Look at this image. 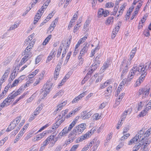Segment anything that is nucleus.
<instances>
[{
  "mask_svg": "<svg viewBox=\"0 0 151 151\" xmlns=\"http://www.w3.org/2000/svg\"><path fill=\"white\" fill-rule=\"evenodd\" d=\"M148 63H145L144 65H140L138 66H137V72H139L141 76L137 80L135 86H139L143 82L147 74V70L148 69Z\"/></svg>",
  "mask_w": 151,
  "mask_h": 151,
  "instance_id": "obj_1",
  "label": "nucleus"
},
{
  "mask_svg": "<svg viewBox=\"0 0 151 151\" xmlns=\"http://www.w3.org/2000/svg\"><path fill=\"white\" fill-rule=\"evenodd\" d=\"M52 85V84L49 82L46 83L44 85L42 89V93H42V95H43L42 99H43L47 96V94L49 93Z\"/></svg>",
  "mask_w": 151,
  "mask_h": 151,
  "instance_id": "obj_2",
  "label": "nucleus"
},
{
  "mask_svg": "<svg viewBox=\"0 0 151 151\" xmlns=\"http://www.w3.org/2000/svg\"><path fill=\"white\" fill-rule=\"evenodd\" d=\"M46 9V7H45L43 5V6L41 7L40 9L38 10L34 18V24H35L37 23L42 16V14L44 12V10H45Z\"/></svg>",
  "mask_w": 151,
  "mask_h": 151,
  "instance_id": "obj_3",
  "label": "nucleus"
},
{
  "mask_svg": "<svg viewBox=\"0 0 151 151\" xmlns=\"http://www.w3.org/2000/svg\"><path fill=\"white\" fill-rule=\"evenodd\" d=\"M86 124H81L75 127L73 129V132H76L78 135L81 133L86 128Z\"/></svg>",
  "mask_w": 151,
  "mask_h": 151,
  "instance_id": "obj_4",
  "label": "nucleus"
},
{
  "mask_svg": "<svg viewBox=\"0 0 151 151\" xmlns=\"http://www.w3.org/2000/svg\"><path fill=\"white\" fill-rule=\"evenodd\" d=\"M124 60L122 62L121 64L120 65V71L123 70L121 76H122L125 75L128 71V68L127 65L126 64L124 63Z\"/></svg>",
  "mask_w": 151,
  "mask_h": 151,
  "instance_id": "obj_5",
  "label": "nucleus"
},
{
  "mask_svg": "<svg viewBox=\"0 0 151 151\" xmlns=\"http://www.w3.org/2000/svg\"><path fill=\"white\" fill-rule=\"evenodd\" d=\"M78 135L76 132H73V130L68 135V137L69 138L65 141V143L67 145L72 142L73 140L76 138V135Z\"/></svg>",
  "mask_w": 151,
  "mask_h": 151,
  "instance_id": "obj_6",
  "label": "nucleus"
},
{
  "mask_svg": "<svg viewBox=\"0 0 151 151\" xmlns=\"http://www.w3.org/2000/svg\"><path fill=\"white\" fill-rule=\"evenodd\" d=\"M142 142H143L142 146L144 145L143 150L142 151H148V147H147V145L150 144L151 140L149 139H145L143 138L141 139L140 140Z\"/></svg>",
  "mask_w": 151,
  "mask_h": 151,
  "instance_id": "obj_7",
  "label": "nucleus"
},
{
  "mask_svg": "<svg viewBox=\"0 0 151 151\" xmlns=\"http://www.w3.org/2000/svg\"><path fill=\"white\" fill-rule=\"evenodd\" d=\"M109 12L107 10H104L103 9H99L98 12V16L99 17H101L103 15L104 17H106L109 14Z\"/></svg>",
  "mask_w": 151,
  "mask_h": 151,
  "instance_id": "obj_8",
  "label": "nucleus"
},
{
  "mask_svg": "<svg viewBox=\"0 0 151 151\" xmlns=\"http://www.w3.org/2000/svg\"><path fill=\"white\" fill-rule=\"evenodd\" d=\"M137 66H135V65L134 66V67L131 70L130 72H129V74L128 75V78L129 81H131V80L133 78L134 76L137 72Z\"/></svg>",
  "mask_w": 151,
  "mask_h": 151,
  "instance_id": "obj_9",
  "label": "nucleus"
},
{
  "mask_svg": "<svg viewBox=\"0 0 151 151\" xmlns=\"http://www.w3.org/2000/svg\"><path fill=\"white\" fill-rule=\"evenodd\" d=\"M31 49L28 48H26L23 53V55H25L24 57L25 58H26L27 59H29L32 56V53L31 52Z\"/></svg>",
  "mask_w": 151,
  "mask_h": 151,
  "instance_id": "obj_10",
  "label": "nucleus"
},
{
  "mask_svg": "<svg viewBox=\"0 0 151 151\" xmlns=\"http://www.w3.org/2000/svg\"><path fill=\"white\" fill-rule=\"evenodd\" d=\"M58 137H55L54 135H51L50 136L48 137L45 140L49 142H50L52 144H55V142L57 141Z\"/></svg>",
  "mask_w": 151,
  "mask_h": 151,
  "instance_id": "obj_11",
  "label": "nucleus"
},
{
  "mask_svg": "<svg viewBox=\"0 0 151 151\" xmlns=\"http://www.w3.org/2000/svg\"><path fill=\"white\" fill-rule=\"evenodd\" d=\"M9 96L8 95L7 98L3 102L0 104L1 106L4 107L5 106H8L10 104V102L12 101V99L10 98H9Z\"/></svg>",
  "mask_w": 151,
  "mask_h": 151,
  "instance_id": "obj_12",
  "label": "nucleus"
},
{
  "mask_svg": "<svg viewBox=\"0 0 151 151\" xmlns=\"http://www.w3.org/2000/svg\"><path fill=\"white\" fill-rule=\"evenodd\" d=\"M69 132L67 129V128L65 127L62 131L59 134L58 136V138H60L62 136H65Z\"/></svg>",
  "mask_w": 151,
  "mask_h": 151,
  "instance_id": "obj_13",
  "label": "nucleus"
},
{
  "mask_svg": "<svg viewBox=\"0 0 151 151\" xmlns=\"http://www.w3.org/2000/svg\"><path fill=\"white\" fill-rule=\"evenodd\" d=\"M83 45V47L80 51L81 54H84L85 53H86L89 46V44L87 43H84Z\"/></svg>",
  "mask_w": 151,
  "mask_h": 151,
  "instance_id": "obj_14",
  "label": "nucleus"
},
{
  "mask_svg": "<svg viewBox=\"0 0 151 151\" xmlns=\"http://www.w3.org/2000/svg\"><path fill=\"white\" fill-rule=\"evenodd\" d=\"M89 133H86L84 134L83 135L81 136L78 137L76 140V143H79L80 142L82 141L89 137Z\"/></svg>",
  "mask_w": 151,
  "mask_h": 151,
  "instance_id": "obj_15",
  "label": "nucleus"
},
{
  "mask_svg": "<svg viewBox=\"0 0 151 151\" xmlns=\"http://www.w3.org/2000/svg\"><path fill=\"white\" fill-rule=\"evenodd\" d=\"M139 139H140L139 137V134H137L132 139L129 141V145H131L133 143H136L138 141Z\"/></svg>",
  "mask_w": 151,
  "mask_h": 151,
  "instance_id": "obj_16",
  "label": "nucleus"
},
{
  "mask_svg": "<svg viewBox=\"0 0 151 151\" xmlns=\"http://www.w3.org/2000/svg\"><path fill=\"white\" fill-rule=\"evenodd\" d=\"M60 124V123L58 121H57L56 123L54 124L53 126H52V127L50 129H52L47 131V132L51 133L53 131V130H55L57 128H58Z\"/></svg>",
  "mask_w": 151,
  "mask_h": 151,
  "instance_id": "obj_17",
  "label": "nucleus"
},
{
  "mask_svg": "<svg viewBox=\"0 0 151 151\" xmlns=\"http://www.w3.org/2000/svg\"><path fill=\"white\" fill-rule=\"evenodd\" d=\"M67 104V101H65L61 102L60 104H58L57 106V108L55 111H60L63 108V107L64 106Z\"/></svg>",
  "mask_w": 151,
  "mask_h": 151,
  "instance_id": "obj_18",
  "label": "nucleus"
},
{
  "mask_svg": "<svg viewBox=\"0 0 151 151\" xmlns=\"http://www.w3.org/2000/svg\"><path fill=\"white\" fill-rule=\"evenodd\" d=\"M114 17L113 16H110L108 17L105 22L106 25H109L112 24L113 22Z\"/></svg>",
  "mask_w": 151,
  "mask_h": 151,
  "instance_id": "obj_19",
  "label": "nucleus"
},
{
  "mask_svg": "<svg viewBox=\"0 0 151 151\" xmlns=\"http://www.w3.org/2000/svg\"><path fill=\"white\" fill-rule=\"evenodd\" d=\"M145 129H142L137 134H139V138L140 139L141 138L142 139V138H143L144 139H150V138H147L146 137H145Z\"/></svg>",
  "mask_w": 151,
  "mask_h": 151,
  "instance_id": "obj_20",
  "label": "nucleus"
},
{
  "mask_svg": "<svg viewBox=\"0 0 151 151\" xmlns=\"http://www.w3.org/2000/svg\"><path fill=\"white\" fill-rule=\"evenodd\" d=\"M17 126V124L15 123L12 122L9 126L8 128L7 129L6 131L8 132L11 131L14 129Z\"/></svg>",
  "mask_w": 151,
  "mask_h": 151,
  "instance_id": "obj_21",
  "label": "nucleus"
},
{
  "mask_svg": "<svg viewBox=\"0 0 151 151\" xmlns=\"http://www.w3.org/2000/svg\"><path fill=\"white\" fill-rule=\"evenodd\" d=\"M46 132H43L42 133L37 134L36 136V138L35 141H38L42 138L46 134Z\"/></svg>",
  "mask_w": 151,
  "mask_h": 151,
  "instance_id": "obj_22",
  "label": "nucleus"
},
{
  "mask_svg": "<svg viewBox=\"0 0 151 151\" xmlns=\"http://www.w3.org/2000/svg\"><path fill=\"white\" fill-rule=\"evenodd\" d=\"M126 5V4L125 3L121 6V7H120V10L119 12V14L117 15L118 17L119 15H121L122 14L123 12L124 11Z\"/></svg>",
  "mask_w": 151,
  "mask_h": 151,
  "instance_id": "obj_23",
  "label": "nucleus"
},
{
  "mask_svg": "<svg viewBox=\"0 0 151 151\" xmlns=\"http://www.w3.org/2000/svg\"><path fill=\"white\" fill-rule=\"evenodd\" d=\"M109 67V65L107 63H104L103 66L101 68L100 70V71L101 73L103 72L105 69Z\"/></svg>",
  "mask_w": 151,
  "mask_h": 151,
  "instance_id": "obj_24",
  "label": "nucleus"
},
{
  "mask_svg": "<svg viewBox=\"0 0 151 151\" xmlns=\"http://www.w3.org/2000/svg\"><path fill=\"white\" fill-rule=\"evenodd\" d=\"M141 146H142V144H141L139 143H136L133 147V150L134 151H137L140 148Z\"/></svg>",
  "mask_w": 151,
  "mask_h": 151,
  "instance_id": "obj_25",
  "label": "nucleus"
},
{
  "mask_svg": "<svg viewBox=\"0 0 151 151\" xmlns=\"http://www.w3.org/2000/svg\"><path fill=\"white\" fill-rule=\"evenodd\" d=\"M111 81L108 80L106 81L104 84H101L100 86V89H102L105 88L108 85H109L111 83Z\"/></svg>",
  "mask_w": 151,
  "mask_h": 151,
  "instance_id": "obj_26",
  "label": "nucleus"
},
{
  "mask_svg": "<svg viewBox=\"0 0 151 151\" xmlns=\"http://www.w3.org/2000/svg\"><path fill=\"white\" fill-rule=\"evenodd\" d=\"M58 21V19H56L53 22H52V23L51 24L50 27L48 29L49 30H50L51 29V27L53 28V29L52 30V31L54 29V28L56 26V24L57 23V22Z\"/></svg>",
  "mask_w": 151,
  "mask_h": 151,
  "instance_id": "obj_27",
  "label": "nucleus"
},
{
  "mask_svg": "<svg viewBox=\"0 0 151 151\" xmlns=\"http://www.w3.org/2000/svg\"><path fill=\"white\" fill-rule=\"evenodd\" d=\"M64 92L63 90H60L53 97V98L55 99L57 96L60 97L63 94Z\"/></svg>",
  "mask_w": 151,
  "mask_h": 151,
  "instance_id": "obj_28",
  "label": "nucleus"
},
{
  "mask_svg": "<svg viewBox=\"0 0 151 151\" xmlns=\"http://www.w3.org/2000/svg\"><path fill=\"white\" fill-rule=\"evenodd\" d=\"M56 119H58L57 121L59 122L61 124L65 121V118H63L61 117V115H60L56 118Z\"/></svg>",
  "mask_w": 151,
  "mask_h": 151,
  "instance_id": "obj_29",
  "label": "nucleus"
},
{
  "mask_svg": "<svg viewBox=\"0 0 151 151\" xmlns=\"http://www.w3.org/2000/svg\"><path fill=\"white\" fill-rule=\"evenodd\" d=\"M52 37V35H49L45 40L43 42V45H46L48 42L51 39Z\"/></svg>",
  "mask_w": 151,
  "mask_h": 151,
  "instance_id": "obj_30",
  "label": "nucleus"
},
{
  "mask_svg": "<svg viewBox=\"0 0 151 151\" xmlns=\"http://www.w3.org/2000/svg\"><path fill=\"white\" fill-rule=\"evenodd\" d=\"M14 91H13L12 93L11 94H10L9 95V98H11V99H13L15 97L18 95L19 94L17 93L16 92L15 93H14Z\"/></svg>",
  "mask_w": 151,
  "mask_h": 151,
  "instance_id": "obj_31",
  "label": "nucleus"
},
{
  "mask_svg": "<svg viewBox=\"0 0 151 151\" xmlns=\"http://www.w3.org/2000/svg\"><path fill=\"white\" fill-rule=\"evenodd\" d=\"M76 122L75 121H73L69 125L68 127L67 128V129L69 131H70L72 129L75 125Z\"/></svg>",
  "mask_w": 151,
  "mask_h": 151,
  "instance_id": "obj_32",
  "label": "nucleus"
},
{
  "mask_svg": "<svg viewBox=\"0 0 151 151\" xmlns=\"http://www.w3.org/2000/svg\"><path fill=\"white\" fill-rule=\"evenodd\" d=\"M150 90V88H144L143 95H145V96H144L145 97L146 96H147L149 94Z\"/></svg>",
  "mask_w": 151,
  "mask_h": 151,
  "instance_id": "obj_33",
  "label": "nucleus"
},
{
  "mask_svg": "<svg viewBox=\"0 0 151 151\" xmlns=\"http://www.w3.org/2000/svg\"><path fill=\"white\" fill-rule=\"evenodd\" d=\"M64 45L62 44L60 47L59 49L58 50V52L57 55V57L58 58L60 55L62 50L63 47L64 46Z\"/></svg>",
  "mask_w": 151,
  "mask_h": 151,
  "instance_id": "obj_34",
  "label": "nucleus"
},
{
  "mask_svg": "<svg viewBox=\"0 0 151 151\" xmlns=\"http://www.w3.org/2000/svg\"><path fill=\"white\" fill-rule=\"evenodd\" d=\"M21 119V116H19L16 118L14 120H13V122L16 124L17 125Z\"/></svg>",
  "mask_w": 151,
  "mask_h": 151,
  "instance_id": "obj_35",
  "label": "nucleus"
},
{
  "mask_svg": "<svg viewBox=\"0 0 151 151\" xmlns=\"http://www.w3.org/2000/svg\"><path fill=\"white\" fill-rule=\"evenodd\" d=\"M27 128V126H26V125L24 126L23 128L20 132L19 133V135H20V136H22L23 133H24V130L26 129Z\"/></svg>",
  "mask_w": 151,
  "mask_h": 151,
  "instance_id": "obj_36",
  "label": "nucleus"
},
{
  "mask_svg": "<svg viewBox=\"0 0 151 151\" xmlns=\"http://www.w3.org/2000/svg\"><path fill=\"white\" fill-rule=\"evenodd\" d=\"M91 115V113L90 112H89L87 113L85 115L82 116V118L83 120H85L90 117Z\"/></svg>",
  "mask_w": 151,
  "mask_h": 151,
  "instance_id": "obj_37",
  "label": "nucleus"
},
{
  "mask_svg": "<svg viewBox=\"0 0 151 151\" xmlns=\"http://www.w3.org/2000/svg\"><path fill=\"white\" fill-rule=\"evenodd\" d=\"M151 134V128L148 129L145 133V137H149Z\"/></svg>",
  "mask_w": 151,
  "mask_h": 151,
  "instance_id": "obj_38",
  "label": "nucleus"
},
{
  "mask_svg": "<svg viewBox=\"0 0 151 151\" xmlns=\"http://www.w3.org/2000/svg\"><path fill=\"white\" fill-rule=\"evenodd\" d=\"M112 86H109L107 88L106 91V92H105V93L106 94L111 93L112 92Z\"/></svg>",
  "mask_w": 151,
  "mask_h": 151,
  "instance_id": "obj_39",
  "label": "nucleus"
},
{
  "mask_svg": "<svg viewBox=\"0 0 151 151\" xmlns=\"http://www.w3.org/2000/svg\"><path fill=\"white\" fill-rule=\"evenodd\" d=\"M62 62H60L57 64V66L55 69V71H60L61 68V65L62 64Z\"/></svg>",
  "mask_w": 151,
  "mask_h": 151,
  "instance_id": "obj_40",
  "label": "nucleus"
},
{
  "mask_svg": "<svg viewBox=\"0 0 151 151\" xmlns=\"http://www.w3.org/2000/svg\"><path fill=\"white\" fill-rule=\"evenodd\" d=\"M35 35V34L33 33L31 34V35L29 36L28 37V39H27L26 41H27L28 42H30L33 39L34 36Z\"/></svg>",
  "mask_w": 151,
  "mask_h": 151,
  "instance_id": "obj_41",
  "label": "nucleus"
},
{
  "mask_svg": "<svg viewBox=\"0 0 151 151\" xmlns=\"http://www.w3.org/2000/svg\"><path fill=\"white\" fill-rule=\"evenodd\" d=\"M28 59H27L26 58H25L24 57H23V58L21 60V62L19 65V66L22 65L23 64L25 63L26 61H27Z\"/></svg>",
  "mask_w": 151,
  "mask_h": 151,
  "instance_id": "obj_42",
  "label": "nucleus"
},
{
  "mask_svg": "<svg viewBox=\"0 0 151 151\" xmlns=\"http://www.w3.org/2000/svg\"><path fill=\"white\" fill-rule=\"evenodd\" d=\"M87 38L86 36H84L82 38L80 39L78 41V43L80 45L82 44L83 42H84L86 40Z\"/></svg>",
  "mask_w": 151,
  "mask_h": 151,
  "instance_id": "obj_43",
  "label": "nucleus"
},
{
  "mask_svg": "<svg viewBox=\"0 0 151 151\" xmlns=\"http://www.w3.org/2000/svg\"><path fill=\"white\" fill-rule=\"evenodd\" d=\"M147 110L145 109V110H143L142 111L140 114H139V116L140 117H142L145 116L147 113Z\"/></svg>",
  "mask_w": 151,
  "mask_h": 151,
  "instance_id": "obj_44",
  "label": "nucleus"
},
{
  "mask_svg": "<svg viewBox=\"0 0 151 151\" xmlns=\"http://www.w3.org/2000/svg\"><path fill=\"white\" fill-rule=\"evenodd\" d=\"M78 146L79 145H73L69 151H75Z\"/></svg>",
  "mask_w": 151,
  "mask_h": 151,
  "instance_id": "obj_45",
  "label": "nucleus"
},
{
  "mask_svg": "<svg viewBox=\"0 0 151 151\" xmlns=\"http://www.w3.org/2000/svg\"><path fill=\"white\" fill-rule=\"evenodd\" d=\"M12 60L11 57L10 56L8 57L5 60V63L6 65L9 64Z\"/></svg>",
  "mask_w": 151,
  "mask_h": 151,
  "instance_id": "obj_46",
  "label": "nucleus"
},
{
  "mask_svg": "<svg viewBox=\"0 0 151 151\" xmlns=\"http://www.w3.org/2000/svg\"><path fill=\"white\" fill-rule=\"evenodd\" d=\"M96 130V128L95 127H93V128L90 130V132H88L87 133H88L89 134V136H90L92 134L94 131H95Z\"/></svg>",
  "mask_w": 151,
  "mask_h": 151,
  "instance_id": "obj_47",
  "label": "nucleus"
},
{
  "mask_svg": "<svg viewBox=\"0 0 151 151\" xmlns=\"http://www.w3.org/2000/svg\"><path fill=\"white\" fill-rule=\"evenodd\" d=\"M135 54L133 53H132L131 52L130 54V57H129V58L128 59V60L129 61V62L128 63V64H129V63L130 64L131 63V61L132 60V59L134 57V55Z\"/></svg>",
  "mask_w": 151,
  "mask_h": 151,
  "instance_id": "obj_48",
  "label": "nucleus"
},
{
  "mask_svg": "<svg viewBox=\"0 0 151 151\" xmlns=\"http://www.w3.org/2000/svg\"><path fill=\"white\" fill-rule=\"evenodd\" d=\"M86 91H85L81 94L78 96H77V97L78 98V99L79 100L81 99L82 97H84L86 94Z\"/></svg>",
  "mask_w": 151,
  "mask_h": 151,
  "instance_id": "obj_49",
  "label": "nucleus"
},
{
  "mask_svg": "<svg viewBox=\"0 0 151 151\" xmlns=\"http://www.w3.org/2000/svg\"><path fill=\"white\" fill-rule=\"evenodd\" d=\"M19 81H18V80L16 79L15 80V81H14L13 83L11 85V88L17 85L19 83Z\"/></svg>",
  "mask_w": 151,
  "mask_h": 151,
  "instance_id": "obj_50",
  "label": "nucleus"
},
{
  "mask_svg": "<svg viewBox=\"0 0 151 151\" xmlns=\"http://www.w3.org/2000/svg\"><path fill=\"white\" fill-rule=\"evenodd\" d=\"M41 107L42 106L40 107V106H38L37 108L34 112L36 113V114H38L40 113L41 110L42 109Z\"/></svg>",
  "mask_w": 151,
  "mask_h": 151,
  "instance_id": "obj_51",
  "label": "nucleus"
},
{
  "mask_svg": "<svg viewBox=\"0 0 151 151\" xmlns=\"http://www.w3.org/2000/svg\"><path fill=\"white\" fill-rule=\"evenodd\" d=\"M41 60V56L40 55L38 56L36 59V64L38 63Z\"/></svg>",
  "mask_w": 151,
  "mask_h": 151,
  "instance_id": "obj_52",
  "label": "nucleus"
},
{
  "mask_svg": "<svg viewBox=\"0 0 151 151\" xmlns=\"http://www.w3.org/2000/svg\"><path fill=\"white\" fill-rule=\"evenodd\" d=\"M79 24H77L75 26L73 32L74 33L76 32L80 26H78Z\"/></svg>",
  "mask_w": 151,
  "mask_h": 151,
  "instance_id": "obj_53",
  "label": "nucleus"
},
{
  "mask_svg": "<svg viewBox=\"0 0 151 151\" xmlns=\"http://www.w3.org/2000/svg\"><path fill=\"white\" fill-rule=\"evenodd\" d=\"M16 72V71L15 70V69L13 70V72L12 73L10 76V77L11 78H12V79H14L15 76H17V75L15 76Z\"/></svg>",
  "mask_w": 151,
  "mask_h": 151,
  "instance_id": "obj_54",
  "label": "nucleus"
},
{
  "mask_svg": "<svg viewBox=\"0 0 151 151\" xmlns=\"http://www.w3.org/2000/svg\"><path fill=\"white\" fill-rule=\"evenodd\" d=\"M59 72L58 71H55L54 74V78L55 80L57 79L59 75Z\"/></svg>",
  "mask_w": 151,
  "mask_h": 151,
  "instance_id": "obj_55",
  "label": "nucleus"
},
{
  "mask_svg": "<svg viewBox=\"0 0 151 151\" xmlns=\"http://www.w3.org/2000/svg\"><path fill=\"white\" fill-rule=\"evenodd\" d=\"M151 108V103L150 102H148L146 105V108L145 109L147 111L149 110Z\"/></svg>",
  "mask_w": 151,
  "mask_h": 151,
  "instance_id": "obj_56",
  "label": "nucleus"
},
{
  "mask_svg": "<svg viewBox=\"0 0 151 151\" xmlns=\"http://www.w3.org/2000/svg\"><path fill=\"white\" fill-rule=\"evenodd\" d=\"M114 6V4L112 2L108 3L106 4V6L107 7H112Z\"/></svg>",
  "mask_w": 151,
  "mask_h": 151,
  "instance_id": "obj_57",
  "label": "nucleus"
},
{
  "mask_svg": "<svg viewBox=\"0 0 151 151\" xmlns=\"http://www.w3.org/2000/svg\"><path fill=\"white\" fill-rule=\"evenodd\" d=\"M78 15V11L76 12L73 16L72 19L76 20L77 19Z\"/></svg>",
  "mask_w": 151,
  "mask_h": 151,
  "instance_id": "obj_58",
  "label": "nucleus"
},
{
  "mask_svg": "<svg viewBox=\"0 0 151 151\" xmlns=\"http://www.w3.org/2000/svg\"><path fill=\"white\" fill-rule=\"evenodd\" d=\"M68 109H66L65 110L61 112V114L62 115V116L61 117H63L64 116H65V114H67V112H68Z\"/></svg>",
  "mask_w": 151,
  "mask_h": 151,
  "instance_id": "obj_59",
  "label": "nucleus"
},
{
  "mask_svg": "<svg viewBox=\"0 0 151 151\" xmlns=\"http://www.w3.org/2000/svg\"><path fill=\"white\" fill-rule=\"evenodd\" d=\"M71 55V52H70L68 53L66 59V60L67 61V62H68L69 60V59Z\"/></svg>",
  "mask_w": 151,
  "mask_h": 151,
  "instance_id": "obj_60",
  "label": "nucleus"
},
{
  "mask_svg": "<svg viewBox=\"0 0 151 151\" xmlns=\"http://www.w3.org/2000/svg\"><path fill=\"white\" fill-rule=\"evenodd\" d=\"M69 46L68 45H67L66 46H65L64 47V50L63 51V53L66 54V53L67 52V51L68 50V48Z\"/></svg>",
  "mask_w": 151,
  "mask_h": 151,
  "instance_id": "obj_61",
  "label": "nucleus"
},
{
  "mask_svg": "<svg viewBox=\"0 0 151 151\" xmlns=\"http://www.w3.org/2000/svg\"><path fill=\"white\" fill-rule=\"evenodd\" d=\"M121 100L117 99V100L116 101L115 103V105L114 106L115 107H116L117 106H118L120 104V103L121 101Z\"/></svg>",
  "mask_w": 151,
  "mask_h": 151,
  "instance_id": "obj_62",
  "label": "nucleus"
},
{
  "mask_svg": "<svg viewBox=\"0 0 151 151\" xmlns=\"http://www.w3.org/2000/svg\"><path fill=\"white\" fill-rule=\"evenodd\" d=\"M10 85H11V84H10V83H9L7 85V86L5 87V88L4 89V91H4V92H6H6L8 91V90L9 88Z\"/></svg>",
  "mask_w": 151,
  "mask_h": 151,
  "instance_id": "obj_63",
  "label": "nucleus"
},
{
  "mask_svg": "<svg viewBox=\"0 0 151 151\" xmlns=\"http://www.w3.org/2000/svg\"><path fill=\"white\" fill-rule=\"evenodd\" d=\"M48 126H49V125L48 124H46L45 125L42 127L38 131V132H40L42 130H44L45 128L48 127Z\"/></svg>",
  "mask_w": 151,
  "mask_h": 151,
  "instance_id": "obj_64",
  "label": "nucleus"
}]
</instances>
